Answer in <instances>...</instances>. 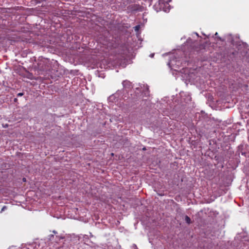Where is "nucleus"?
<instances>
[{
	"instance_id": "1",
	"label": "nucleus",
	"mask_w": 249,
	"mask_h": 249,
	"mask_svg": "<svg viewBox=\"0 0 249 249\" xmlns=\"http://www.w3.org/2000/svg\"><path fill=\"white\" fill-rule=\"evenodd\" d=\"M123 87L125 89H131L132 88V83L127 80L123 81L122 82Z\"/></svg>"
},
{
	"instance_id": "2",
	"label": "nucleus",
	"mask_w": 249,
	"mask_h": 249,
	"mask_svg": "<svg viewBox=\"0 0 249 249\" xmlns=\"http://www.w3.org/2000/svg\"><path fill=\"white\" fill-rule=\"evenodd\" d=\"M227 39L228 40V41L231 42V44H234L233 39H232V37L231 35H229L227 36Z\"/></svg>"
},
{
	"instance_id": "3",
	"label": "nucleus",
	"mask_w": 249,
	"mask_h": 249,
	"mask_svg": "<svg viewBox=\"0 0 249 249\" xmlns=\"http://www.w3.org/2000/svg\"><path fill=\"white\" fill-rule=\"evenodd\" d=\"M185 220L186 222L188 224H190L191 223V219L187 215H186L185 216Z\"/></svg>"
},
{
	"instance_id": "4",
	"label": "nucleus",
	"mask_w": 249,
	"mask_h": 249,
	"mask_svg": "<svg viewBox=\"0 0 249 249\" xmlns=\"http://www.w3.org/2000/svg\"><path fill=\"white\" fill-rule=\"evenodd\" d=\"M174 59H170L169 62L168 63V65L171 67V66L174 65Z\"/></svg>"
},
{
	"instance_id": "5",
	"label": "nucleus",
	"mask_w": 249,
	"mask_h": 249,
	"mask_svg": "<svg viewBox=\"0 0 249 249\" xmlns=\"http://www.w3.org/2000/svg\"><path fill=\"white\" fill-rule=\"evenodd\" d=\"M115 100V95H112L110 96L108 98V100L109 102H113V101Z\"/></svg>"
},
{
	"instance_id": "6",
	"label": "nucleus",
	"mask_w": 249,
	"mask_h": 249,
	"mask_svg": "<svg viewBox=\"0 0 249 249\" xmlns=\"http://www.w3.org/2000/svg\"><path fill=\"white\" fill-rule=\"evenodd\" d=\"M141 26L140 25H138L134 27V30L138 32H139Z\"/></svg>"
},
{
	"instance_id": "7",
	"label": "nucleus",
	"mask_w": 249,
	"mask_h": 249,
	"mask_svg": "<svg viewBox=\"0 0 249 249\" xmlns=\"http://www.w3.org/2000/svg\"><path fill=\"white\" fill-rule=\"evenodd\" d=\"M23 95V93H21V92H20V93H18V96H22Z\"/></svg>"
},
{
	"instance_id": "8",
	"label": "nucleus",
	"mask_w": 249,
	"mask_h": 249,
	"mask_svg": "<svg viewBox=\"0 0 249 249\" xmlns=\"http://www.w3.org/2000/svg\"><path fill=\"white\" fill-rule=\"evenodd\" d=\"M154 54H155L154 53L150 54V57L153 58L154 57Z\"/></svg>"
},
{
	"instance_id": "9",
	"label": "nucleus",
	"mask_w": 249,
	"mask_h": 249,
	"mask_svg": "<svg viewBox=\"0 0 249 249\" xmlns=\"http://www.w3.org/2000/svg\"><path fill=\"white\" fill-rule=\"evenodd\" d=\"M170 1H171V0H164V1L166 3H168V2H170Z\"/></svg>"
},
{
	"instance_id": "10",
	"label": "nucleus",
	"mask_w": 249,
	"mask_h": 249,
	"mask_svg": "<svg viewBox=\"0 0 249 249\" xmlns=\"http://www.w3.org/2000/svg\"><path fill=\"white\" fill-rule=\"evenodd\" d=\"M5 208H6V206H3L1 209V211H4V210H5Z\"/></svg>"
},
{
	"instance_id": "11",
	"label": "nucleus",
	"mask_w": 249,
	"mask_h": 249,
	"mask_svg": "<svg viewBox=\"0 0 249 249\" xmlns=\"http://www.w3.org/2000/svg\"><path fill=\"white\" fill-rule=\"evenodd\" d=\"M53 232L54 233H55V234L57 233V232H56V231H53Z\"/></svg>"
},
{
	"instance_id": "12",
	"label": "nucleus",
	"mask_w": 249,
	"mask_h": 249,
	"mask_svg": "<svg viewBox=\"0 0 249 249\" xmlns=\"http://www.w3.org/2000/svg\"><path fill=\"white\" fill-rule=\"evenodd\" d=\"M142 150H146V148H145V147H143V148H142Z\"/></svg>"
},
{
	"instance_id": "13",
	"label": "nucleus",
	"mask_w": 249,
	"mask_h": 249,
	"mask_svg": "<svg viewBox=\"0 0 249 249\" xmlns=\"http://www.w3.org/2000/svg\"><path fill=\"white\" fill-rule=\"evenodd\" d=\"M23 181H26V179L25 178H23Z\"/></svg>"
},
{
	"instance_id": "14",
	"label": "nucleus",
	"mask_w": 249,
	"mask_h": 249,
	"mask_svg": "<svg viewBox=\"0 0 249 249\" xmlns=\"http://www.w3.org/2000/svg\"><path fill=\"white\" fill-rule=\"evenodd\" d=\"M217 35H218L217 33H216L215 34V36H217Z\"/></svg>"
},
{
	"instance_id": "15",
	"label": "nucleus",
	"mask_w": 249,
	"mask_h": 249,
	"mask_svg": "<svg viewBox=\"0 0 249 249\" xmlns=\"http://www.w3.org/2000/svg\"><path fill=\"white\" fill-rule=\"evenodd\" d=\"M195 34H196V35L197 36H198V34H197V33H196Z\"/></svg>"
},
{
	"instance_id": "16",
	"label": "nucleus",
	"mask_w": 249,
	"mask_h": 249,
	"mask_svg": "<svg viewBox=\"0 0 249 249\" xmlns=\"http://www.w3.org/2000/svg\"><path fill=\"white\" fill-rule=\"evenodd\" d=\"M50 237H53V235H51Z\"/></svg>"
},
{
	"instance_id": "17",
	"label": "nucleus",
	"mask_w": 249,
	"mask_h": 249,
	"mask_svg": "<svg viewBox=\"0 0 249 249\" xmlns=\"http://www.w3.org/2000/svg\"><path fill=\"white\" fill-rule=\"evenodd\" d=\"M174 57V56H172V57H171V59H172V57Z\"/></svg>"
}]
</instances>
